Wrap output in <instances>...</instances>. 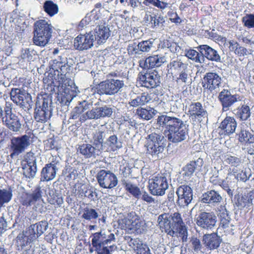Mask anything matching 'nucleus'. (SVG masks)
I'll return each instance as SVG.
<instances>
[{"label": "nucleus", "instance_id": "1", "mask_svg": "<svg viewBox=\"0 0 254 254\" xmlns=\"http://www.w3.org/2000/svg\"><path fill=\"white\" fill-rule=\"evenodd\" d=\"M157 124L165 127V134L168 140L174 143L181 142L188 136V126L181 119L170 115H161L157 119Z\"/></svg>", "mask_w": 254, "mask_h": 254}, {"label": "nucleus", "instance_id": "2", "mask_svg": "<svg viewBox=\"0 0 254 254\" xmlns=\"http://www.w3.org/2000/svg\"><path fill=\"white\" fill-rule=\"evenodd\" d=\"M108 76V78L98 85L97 93L100 95L113 96L125 86L124 81L118 79L117 73L115 72L110 73Z\"/></svg>", "mask_w": 254, "mask_h": 254}, {"label": "nucleus", "instance_id": "3", "mask_svg": "<svg viewBox=\"0 0 254 254\" xmlns=\"http://www.w3.org/2000/svg\"><path fill=\"white\" fill-rule=\"evenodd\" d=\"M164 137L161 133L152 132L145 137L144 147L146 152L153 158H161V154L164 150Z\"/></svg>", "mask_w": 254, "mask_h": 254}, {"label": "nucleus", "instance_id": "4", "mask_svg": "<svg viewBox=\"0 0 254 254\" xmlns=\"http://www.w3.org/2000/svg\"><path fill=\"white\" fill-rule=\"evenodd\" d=\"M52 25L45 20L36 21L34 24L33 43L36 46H45L52 36Z\"/></svg>", "mask_w": 254, "mask_h": 254}, {"label": "nucleus", "instance_id": "5", "mask_svg": "<svg viewBox=\"0 0 254 254\" xmlns=\"http://www.w3.org/2000/svg\"><path fill=\"white\" fill-rule=\"evenodd\" d=\"M168 173L158 174L149 180V190L154 195L162 196L168 189V180L170 179Z\"/></svg>", "mask_w": 254, "mask_h": 254}, {"label": "nucleus", "instance_id": "6", "mask_svg": "<svg viewBox=\"0 0 254 254\" xmlns=\"http://www.w3.org/2000/svg\"><path fill=\"white\" fill-rule=\"evenodd\" d=\"M51 100L48 98H38L36 102L34 118L38 122L45 123L52 116Z\"/></svg>", "mask_w": 254, "mask_h": 254}, {"label": "nucleus", "instance_id": "7", "mask_svg": "<svg viewBox=\"0 0 254 254\" xmlns=\"http://www.w3.org/2000/svg\"><path fill=\"white\" fill-rule=\"evenodd\" d=\"M11 109V103L6 102L2 122L11 131L18 132L21 128V124L19 118L12 113Z\"/></svg>", "mask_w": 254, "mask_h": 254}, {"label": "nucleus", "instance_id": "8", "mask_svg": "<svg viewBox=\"0 0 254 254\" xmlns=\"http://www.w3.org/2000/svg\"><path fill=\"white\" fill-rule=\"evenodd\" d=\"M114 108L108 105L93 108L81 115L80 120L84 122L87 120H97L101 118L111 117L114 112Z\"/></svg>", "mask_w": 254, "mask_h": 254}, {"label": "nucleus", "instance_id": "9", "mask_svg": "<svg viewBox=\"0 0 254 254\" xmlns=\"http://www.w3.org/2000/svg\"><path fill=\"white\" fill-rule=\"evenodd\" d=\"M137 79L142 86L149 89L157 87L160 83V76L155 70L139 73Z\"/></svg>", "mask_w": 254, "mask_h": 254}, {"label": "nucleus", "instance_id": "10", "mask_svg": "<svg viewBox=\"0 0 254 254\" xmlns=\"http://www.w3.org/2000/svg\"><path fill=\"white\" fill-rule=\"evenodd\" d=\"M91 237L92 238V246L95 248V250L99 249L104 247V245H109L112 242L115 241V235L110 231H101L99 232L93 234Z\"/></svg>", "mask_w": 254, "mask_h": 254}, {"label": "nucleus", "instance_id": "11", "mask_svg": "<svg viewBox=\"0 0 254 254\" xmlns=\"http://www.w3.org/2000/svg\"><path fill=\"white\" fill-rule=\"evenodd\" d=\"M97 180L100 186L104 189H112L118 183L116 176L110 171L100 170L97 174Z\"/></svg>", "mask_w": 254, "mask_h": 254}, {"label": "nucleus", "instance_id": "12", "mask_svg": "<svg viewBox=\"0 0 254 254\" xmlns=\"http://www.w3.org/2000/svg\"><path fill=\"white\" fill-rule=\"evenodd\" d=\"M30 136L27 135L12 138L11 140L12 152L10 156L14 157L23 152L30 144Z\"/></svg>", "mask_w": 254, "mask_h": 254}, {"label": "nucleus", "instance_id": "13", "mask_svg": "<svg viewBox=\"0 0 254 254\" xmlns=\"http://www.w3.org/2000/svg\"><path fill=\"white\" fill-rule=\"evenodd\" d=\"M95 41V34L92 32L80 34L74 39L73 46L77 50H87L93 46Z\"/></svg>", "mask_w": 254, "mask_h": 254}, {"label": "nucleus", "instance_id": "14", "mask_svg": "<svg viewBox=\"0 0 254 254\" xmlns=\"http://www.w3.org/2000/svg\"><path fill=\"white\" fill-rule=\"evenodd\" d=\"M10 95L11 100L17 105L24 106L28 110L32 108V101L31 96L24 90L19 88H12Z\"/></svg>", "mask_w": 254, "mask_h": 254}, {"label": "nucleus", "instance_id": "15", "mask_svg": "<svg viewBox=\"0 0 254 254\" xmlns=\"http://www.w3.org/2000/svg\"><path fill=\"white\" fill-rule=\"evenodd\" d=\"M216 216L213 212L201 211L196 218L198 226L206 230L212 229L216 225Z\"/></svg>", "mask_w": 254, "mask_h": 254}, {"label": "nucleus", "instance_id": "16", "mask_svg": "<svg viewBox=\"0 0 254 254\" xmlns=\"http://www.w3.org/2000/svg\"><path fill=\"white\" fill-rule=\"evenodd\" d=\"M178 195L177 204L181 207L188 206L191 201L193 198V193L191 188L187 185L180 186L176 191Z\"/></svg>", "mask_w": 254, "mask_h": 254}, {"label": "nucleus", "instance_id": "17", "mask_svg": "<svg viewBox=\"0 0 254 254\" xmlns=\"http://www.w3.org/2000/svg\"><path fill=\"white\" fill-rule=\"evenodd\" d=\"M218 99L221 104L222 110L224 112L228 111L235 103L240 100L238 95H233L230 90L225 89L219 93Z\"/></svg>", "mask_w": 254, "mask_h": 254}, {"label": "nucleus", "instance_id": "18", "mask_svg": "<svg viewBox=\"0 0 254 254\" xmlns=\"http://www.w3.org/2000/svg\"><path fill=\"white\" fill-rule=\"evenodd\" d=\"M60 162L52 161L43 168L41 172V181H50L54 179L60 169Z\"/></svg>", "mask_w": 254, "mask_h": 254}, {"label": "nucleus", "instance_id": "19", "mask_svg": "<svg viewBox=\"0 0 254 254\" xmlns=\"http://www.w3.org/2000/svg\"><path fill=\"white\" fill-rule=\"evenodd\" d=\"M222 81V78L216 72L206 73L203 79V87L206 88L212 91L219 88Z\"/></svg>", "mask_w": 254, "mask_h": 254}, {"label": "nucleus", "instance_id": "20", "mask_svg": "<svg viewBox=\"0 0 254 254\" xmlns=\"http://www.w3.org/2000/svg\"><path fill=\"white\" fill-rule=\"evenodd\" d=\"M204 57V63L205 59L209 61L217 63L222 62L221 58L218 52L207 45H200L196 48Z\"/></svg>", "mask_w": 254, "mask_h": 254}, {"label": "nucleus", "instance_id": "21", "mask_svg": "<svg viewBox=\"0 0 254 254\" xmlns=\"http://www.w3.org/2000/svg\"><path fill=\"white\" fill-rule=\"evenodd\" d=\"M51 68L58 72V75H65L69 69V66L67 64V58L62 56H59L52 61L50 64Z\"/></svg>", "mask_w": 254, "mask_h": 254}, {"label": "nucleus", "instance_id": "22", "mask_svg": "<svg viewBox=\"0 0 254 254\" xmlns=\"http://www.w3.org/2000/svg\"><path fill=\"white\" fill-rule=\"evenodd\" d=\"M170 217V214L164 213L158 217L157 221L162 232H165L168 235L173 237L176 235V234L174 230H173Z\"/></svg>", "mask_w": 254, "mask_h": 254}, {"label": "nucleus", "instance_id": "23", "mask_svg": "<svg viewBox=\"0 0 254 254\" xmlns=\"http://www.w3.org/2000/svg\"><path fill=\"white\" fill-rule=\"evenodd\" d=\"M78 151L84 156L85 158H96L99 156L101 151L93 144H83L79 146Z\"/></svg>", "mask_w": 254, "mask_h": 254}, {"label": "nucleus", "instance_id": "24", "mask_svg": "<svg viewBox=\"0 0 254 254\" xmlns=\"http://www.w3.org/2000/svg\"><path fill=\"white\" fill-rule=\"evenodd\" d=\"M202 242L205 246L210 250L217 249L222 240L216 233L205 234L202 237Z\"/></svg>", "mask_w": 254, "mask_h": 254}, {"label": "nucleus", "instance_id": "25", "mask_svg": "<svg viewBox=\"0 0 254 254\" xmlns=\"http://www.w3.org/2000/svg\"><path fill=\"white\" fill-rule=\"evenodd\" d=\"M49 224L46 221H41L35 224L30 225L28 230V234L31 233L32 238L37 239L43 234L48 228Z\"/></svg>", "mask_w": 254, "mask_h": 254}, {"label": "nucleus", "instance_id": "26", "mask_svg": "<svg viewBox=\"0 0 254 254\" xmlns=\"http://www.w3.org/2000/svg\"><path fill=\"white\" fill-rule=\"evenodd\" d=\"M95 40L98 44L104 43L110 35V30L108 26L103 25L97 26L94 31Z\"/></svg>", "mask_w": 254, "mask_h": 254}, {"label": "nucleus", "instance_id": "27", "mask_svg": "<svg viewBox=\"0 0 254 254\" xmlns=\"http://www.w3.org/2000/svg\"><path fill=\"white\" fill-rule=\"evenodd\" d=\"M29 230L27 229L25 232L20 233L16 238V245L18 250L28 247H31V243L32 241L36 240V238H32L31 233L28 234Z\"/></svg>", "mask_w": 254, "mask_h": 254}, {"label": "nucleus", "instance_id": "28", "mask_svg": "<svg viewBox=\"0 0 254 254\" xmlns=\"http://www.w3.org/2000/svg\"><path fill=\"white\" fill-rule=\"evenodd\" d=\"M188 115L192 118L204 117L207 112L200 102L191 103L189 106Z\"/></svg>", "mask_w": 254, "mask_h": 254}, {"label": "nucleus", "instance_id": "29", "mask_svg": "<svg viewBox=\"0 0 254 254\" xmlns=\"http://www.w3.org/2000/svg\"><path fill=\"white\" fill-rule=\"evenodd\" d=\"M42 189L39 186H38L31 193H26L23 200V204L26 206L34 205L36 202L39 201L42 197Z\"/></svg>", "mask_w": 254, "mask_h": 254}, {"label": "nucleus", "instance_id": "30", "mask_svg": "<svg viewBox=\"0 0 254 254\" xmlns=\"http://www.w3.org/2000/svg\"><path fill=\"white\" fill-rule=\"evenodd\" d=\"M237 127V122L235 119L231 117H226L221 122L219 128L223 130L226 134H230L235 132Z\"/></svg>", "mask_w": 254, "mask_h": 254}, {"label": "nucleus", "instance_id": "31", "mask_svg": "<svg viewBox=\"0 0 254 254\" xmlns=\"http://www.w3.org/2000/svg\"><path fill=\"white\" fill-rule=\"evenodd\" d=\"M201 198V202L210 204L219 203L222 199V197L219 193L214 190H211L203 193Z\"/></svg>", "mask_w": 254, "mask_h": 254}, {"label": "nucleus", "instance_id": "32", "mask_svg": "<svg viewBox=\"0 0 254 254\" xmlns=\"http://www.w3.org/2000/svg\"><path fill=\"white\" fill-rule=\"evenodd\" d=\"M254 199V190L247 194H244L241 196H239L237 199V201L236 202V204L241 209L245 207H249L253 204L252 202Z\"/></svg>", "mask_w": 254, "mask_h": 254}, {"label": "nucleus", "instance_id": "33", "mask_svg": "<svg viewBox=\"0 0 254 254\" xmlns=\"http://www.w3.org/2000/svg\"><path fill=\"white\" fill-rule=\"evenodd\" d=\"M203 164V159L199 158L195 161H190L184 168V175L190 177L195 170H200Z\"/></svg>", "mask_w": 254, "mask_h": 254}, {"label": "nucleus", "instance_id": "34", "mask_svg": "<svg viewBox=\"0 0 254 254\" xmlns=\"http://www.w3.org/2000/svg\"><path fill=\"white\" fill-rule=\"evenodd\" d=\"M166 62V58L165 56L154 55L147 58L144 63L147 68H152L160 66Z\"/></svg>", "mask_w": 254, "mask_h": 254}, {"label": "nucleus", "instance_id": "35", "mask_svg": "<svg viewBox=\"0 0 254 254\" xmlns=\"http://www.w3.org/2000/svg\"><path fill=\"white\" fill-rule=\"evenodd\" d=\"M105 137V132L100 129L96 130L92 134L93 145L100 150H103L104 140Z\"/></svg>", "mask_w": 254, "mask_h": 254}, {"label": "nucleus", "instance_id": "36", "mask_svg": "<svg viewBox=\"0 0 254 254\" xmlns=\"http://www.w3.org/2000/svg\"><path fill=\"white\" fill-rule=\"evenodd\" d=\"M12 197V190L10 188L0 189V209L4 207V204L8 203Z\"/></svg>", "mask_w": 254, "mask_h": 254}, {"label": "nucleus", "instance_id": "37", "mask_svg": "<svg viewBox=\"0 0 254 254\" xmlns=\"http://www.w3.org/2000/svg\"><path fill=\"white\" fill-rule=\"evenodd\" d=\"M105 144H106L108 149L112 151H116L122 147V142L119 140L116 135H112L109 136L106 140Z\"/></svg>", "mask_w": 254, "mask_h": 254}, {"label": "nucleus", "instance_id": "38", "mask_svg": "<svg viewBox=\"0 0 254 254\" xmlns=\"http://www.w3.org/2000/svg\"><path fill=\"white\" fill-rule=\"evenodd\" d=\"M151 100L150 96L145 93L141 94L139 96H136L134 99H131L129 101L130 106L136 107L139 106H142L149 102Z\"/></svg>", "mask_w": 254, "mask_h": 254}, {"label": "nucleus", "instance_id": "39", "mask_svg": "<svg viewBox=\"0 0 254 254\" xmlns=\"http://www.w3.org/2000/svg\"><path fill=\"white\" fill-rule=\"evenodd\" d=\"M170 218L171 221L172 226H173V230H174L176 235L179 229L185 225L181 215L178 212H175L172 215L170 214Z\"/></svg>", "mask_w": 254, "mask_h": 254}, {"label": "nucleus", "instance_id": "40", "mask_svg": "<svg viewBox=\"0 0 254 254\" xmlns=\"http://www.w3.org/2000/svg\"><path fill=\"white\" fill-rule=\"evenodd\" d=\"M155 111L153 108L150 107L146 108H138L136 110V114L142 119L149 120L155 115Z\"/></svg>", "mask_w": 254, "mask_h": 254}, {"label": "nucleus", "instance_id": "41", "mask_svg": "<svg viewBox=\"0 0 254 254\" xmlns=\"http://www.w3.org/2000/svg\"><path fill=\"white\" fill-rule=\"evenodd\" d=\"M238 135L241 143L251 144L254 142V135L243 127H241V131Z\"/></svg>", "mask_w": 254, "mask_h": 254}, {"label": "nucleus", "instance_id": "42", "mask_svg": "<svg viewBox=\"0 0 254 254\" xmlns=\"http://www.w3.org/2000/svg\"><path fill=\"white\" fill-rule=\"evenodd\" d=\"M75 96V91L69 88H67L64 90V94H62L61 103L63 105L68 106Z\"/></svg>", "mask_w": 254, "mask_h": 254}, {"label": "nucleus", "instance_id": "43", "mask_svg": "<svg viewBox=\"0 0 254 254\" xmlns=\"http://www.w3.org/2000/svg\"><path fill=\"white\" fill-rule=\"evenodd\" d=\"M44 11L50 16H53L58 13V6L52 0H46L43 4Z\"/></svg>", "mask_w": 254, "mask_h": 254}, {"label": "nucleus", "instance_id": "44", "mask_svg": "<svg viewBox=\"0 0 254 254\" xmlns=\"http://www.w3.org/2000/svg\"><path fill=\"white\" fill-rule=\"evenodd\" d=\"M82 213L81 218L88 221L96 219L99 216L95 209L88 207H85L82 210Z\"/></svg>", "mask_w": 254, "mask_h": 254}, {"label": "nucleus", "instance_id": "45", "mask_svg": "<svg viewBox=\"0 0 254 254\" xmlns=\"http://www.w3.org/2000/svg\"><path fill=\"white\" fill-rule=\"evenodd\" d=\"M186 56L195 62L200 64L204 63V57L198 51L190 49L186 51Z\"/></svg>", "mask_w": 254, "mask_h": 254}, {"label": "nucleus", "instance_id": "46", "mask_svg": "<svg viewBox=\"0 0 254 254\" xmlns=\"http://www.w3.org/2000/svg\"><path fill=\"white\" fill-rule=\"evenodd\" d=\"M21 165L23 174L26 178L31 179L35 176L37 171V166L23 164V162L22 163Z\"/></svg>", "mask_w": 254, "mask_h": 254}, {"label": "nucleus", "instance_id": "47", "mask_svg": "<svg viewBox=\"0 0 254 254\" xmlns=\"http://www.w3.org/2000/svg\"><path fill=\"white\" fill-rule=\"evenodd\" d=\"M231 178L229 177H226L225 179L221 180L219 185L224 190H225L229 196H233V189L234 183L231 181Z\"/></svg>", "mask_w": 254, "mask_h": 254}, {"label": "nucleus", "instance_id": "48", "mask_svg": "<svg viewBox=\"0 0 254 254\" xmlns=\"http://www.w3.org/2000/svg\"><path fill=\"white\" fill-rule=\"evenodd\" d=\"M169 65L171 69L177 71L179 72L183 70H185L186 68H188V64L184 63L180 60L173 61L170 63Z\"/></svg>", "mask_w": 254, "mask_h": 254}, {"label": "nucleus", "instance_id": "49", "mask_svg": "<svg viewBox=\"0 0 254 254\" xmlns=\"http://www.w3.org/2000/svg\"><path fill=\"white\" fill-rule=\"evenodd\" d=\"M224 161L226 164L234 167H238L242 163L240 158L236 156H232L230 154L225 155Z\"/></svg>", "mask_w": 254, "mask_h": 254}, {"label": "nucleus", "instance_id": "50", "mask_svg": "<svg viewBox=\"0 0 254 254\" xmlns=\"http://www.w3.org/2000/svg\"><path fill=\"white\" fill-rule=\"evenodd\" d=\"M251 112L249 106L243 105L237 113L239 118L242 121L247 120L251 116Z\"/></svg>", "mask_w": 254, "mask_h": 254}, {"label": "nucleus", "instance_id": "51", "mask_svg": "<svg viewBox=\"0 0 254 254\" xmlns=\"http://www.w3.org/2000/svg\"><path fill=\"white\" fill-rule=\"evenodd\" d=\"M37 55V52L32 48H26L21 51V58L28 61H33L34 57Z\"/></svg>", "mask_w": 254, "mask_h": 254}, {"label": "nucleus", "instance_id": "52", "mask_svg": "<svg viewBox=\"0 0 254 254\" xmlns=\"http://www.w3.org/2000/svg\"><path fill=\"white\" fill-rule=\"evenodd\" d=\"M87 16L89 18V23L92 25L94 24L99 26L102 25V22L100 20L101 18L100 15L96 14L94 12V10H92L90 13L87 14Z\"/></svg>", "mask_w": 254, "mask_h": 254}, {"label": "nucleus", "instance_id": "53", "mask_svg": "<svg viewBox=\"0 0 254 254\" xmlns=\"http://www.w3.org/2000/svg\"><path fill=\"white\" fill-rule=\"evenodd\" d=\"M190 242L191 244L192 249L195 253L197 254L203 253L202 251L203 247L199 239H197L196 237H192Z\"/></svg>", "mask_w": 254, "mask_h": 254}, {"label": "nucleus", "instance_id": "54", "mask_svg": "<svg viewBox=\"0 0 254 254\" xmlns=\"http://www.w3.org/2000/svg\"><path fill=\"white\" fill-rule=\"evenodd\" d=\"M126 188L135 197L139 198L141 197V193L140 189L137 187L131 184L127 183L126 185Z\"/></svg>", "mask_w": 254, "mask_h": 254}, {"label": "nucleus", "instance_id": "55", "mask_svg": "<svg viewBox=\"0 0 254 254\" xmlns=\"http://www.w3.org/2000/svg\"><path fill=\"white\" fill-rule=\"evenodd\" d=\"M154 40L142 41L139 43V47L142 52H148L151 50L153 46Z\"/></svg>", "mask_w": 254, "mask_h": 254}, {"label": "nucleus", "instance_id": "56", "mask_svg": "<svg viewBox=\"0 0 254 254\" xmlns=\"http://www.w3.org/2000/svg\"><path fill=\"white\" fill-rule=\"evenodd\" d=\"M242 22L248 28H254V14H246L242 18Z\"/></svg>", "mask_w": 254, "mask_h": 254}, {"label": "nucleus", "instance_id": "57", "mask_svg": "<svg viewBox=\"0 0 254 254\" xmlns=\"http://www.w3.org/2000/svg\"><path fill=\"white\" fill-rule=\"evenodd\" d=\"M190 78L189 69L186 68L185 70L179 72V76L177 78L176 81L178 83H186Z\"/></svg>", "mask_w": 254, "mask_h": 254}, {"label": "nucleus", "instance_id": "58", "mask_svg": "<svg viewBox=\"0 0 254 254\" xmlns=\"http://www.w3.org/2000/svg\"><path fill=\"white\" fill-rule=\"evenodd\" d=\"M25 163L23 162V164H27L28 165L37 166V159L34 154L32 152H29L26 153L25 156Z\"/></svg>", "mask_w": 254, "mask_h": 254}, {"label": "nucleus", "instance_id": "59", "mask_svg": "<svg viewBox=\"0 0 254 254\" xmlns=\"http://www.w3.org/2000/svg\"><path fill=\"white\" fill-rule=\"evenodd\" d=\"M116 249L117 246L115 245L110 246L108 245H104V247L96 249V251L98 252V254H112V252L115 251Z\"/></svg>", "mask_w": 254, "mask_h": 254}, {"label": "nucleus", "instance_id": "60", "mask_svg": "<svg viewBox=\"0 0 254 254\" xmlns=\"http://www.w3.org/2000/svg\"><path fill=\"white\" fill-rule=\"evenodd\" d=\"M125 240L128 243L129 246L135 251V249L138 248V247L142 243V242L138 239H133L131 237L127 236L125 237Z\"/></svg>", "mask_w": 254, "mask_h": 254}, {"label": "nucleus", "instance_id": "61", "mask_svg": "<svg viewBox=\"0 0 254 254\" xmlns=\"http://www.w3.org/2000/svg\"><path fill=\"white\" fill-rule=\"evenodd\" d=\"M251 176V173L250 169H245L244 170L242 171L241 172L237 175V178L238 180H240L245 182L250 179Z\"/></svg>", "mask_w": 254, "mask_h": 254}, {"label": "nucleus", "instance_id": "62", "mask_svg": "<svg viewBox=\"0 0 254 254\" xmlns=\"http://www.w3.org/2000/svg\"><path fill=\"white\" fill-rule=\"evenodd\" d=\"M212 175L210 177V182L214 185H219L221 180L219 178V170L216 168H211Z\"/></svg>", "mask_w": 254, "mask_h": 254}, {"label": "nucleus", "instance_id": "63", "mask_svg": "<svg viewBox=\"0 0 254 254\" xmlns=\"http://www.w3.org/2000/svg\"><path fill=\"white\" fill-rule=\"evenodd\" d=\"M9 218V217L7 216H4L3 215L0 217V234H1L3 231H5L10 228L9 226V221H7Z\"/></svg>", "mask_w": 254, "mask_h": 254}, {"label": "nucleus", "instance_id": "64", "mask_svg": "<svg viewBox=\"0 0 254 254\" xmlns=\"http://www.w3.org/2000/svg\"><path fill=\"white\" fill-rule=\"evenodd\" d=\"M135 252L137 254H151L148 247L142 243L138 247V248L135 249Z\"/></svg>", "mask_w": 254, "mask_h": 254}]
</instances>
